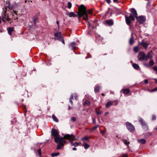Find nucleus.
Here are the masks:
<instances>
[{
	"label": "nucleus",
	"instance_id": "obj_1",
	"mask_svg": "<svg viewBox=\"0 0 157 157\" xmlns=\"http://www.w3.org/2000/svg\"><path fill=\"white\" fill-rule=\"evenodd\" d=\"M78 10L77 13L78 19H80L81 17L86 21L88 19V16L86 11V8L83 5L78 6Z\"/></svg>",
	"mask_w": 157,
	"mask_h": 157
},
{
	"label": "nucleus",
	"instance_id": "obj_2",
	"mask_svg": "<svg viewBox=\"0 0 157 157\" xmlns=\"http://www.w3.org/2000/svg\"><path fill=\"white\" fill-rule=\"evenodd\" d=\"M131 11L133 14V16L131 13H129L130 16L128 17L126 15L125 16L126 22L128 25H129L131 24V20L132 21H134L135 20L134 17H137V14L135 9L133 8H132L131 10Z\"/></svg>",
	"mask_w": 157,
	"mask_h": 157
},
{
	"label": "nucleus",
	"instance_id": "obj_3",
	"mask_svg": "<svg viewBox=\"0 0 157 157\" xmlns=\"http://www.w3.org/2000/svg\"><path fill=\"white\" fill-rule=\"evenodd\" d=\"M64 138L69 140V141L71 142V144L72 146L77 147L78 146L80 145L81 144V143L80 142H72V141L75 140V136L72 134H71V135L67 134L66 135H65L64 136Z\"/></svg>",
	"mask_w": 157,
	"mask_h": 157
},
{
	"label": "nucleus",
	"instance_id": "obj_4",
	"mask_svg": "<svg viewBox=\"0 0 157 157\" xmlns=\"http://www.w3.org/2000/svg\"><path fill=\"white\" fill-rule=\"evenodd\" d=\"M65 139L63 137H61V138H56L55 139V142L58 144L57 148V149H59L61 148L62 146H63L65 143V141L64 140Z\"/></svg>",
	"mask_w": 157,
	"mask_h": 157
},
{
	"label": "nucleus",
	"instance_id": "obj_5",
	"mask_svg": "<svg viewBox=\"0 0 157 157\" xmlns=\"http://www.w3.org/2000/svg\"><path fill=\"white\" fill-rule=\"evenodd\" d=\"M138 58L140 61H147V55H145L144 52H139Z\"/></svg>",
	"mask_w": 157,
	"mask_h": 157
},
{
	"label": "nucleus",
	"instance_id": "obj_6",
	"mask_svg": "<svg viewBox=\"0 0 157 157\" xmlns=\"http://www.w3.org/2000/svg\"><path fill=\"white\" fill-rule=\"evenodd\" d=\"M126 124L127 128L130 132H132L134 131L135 130L134 126L131 123L127 122H126Z\"/></svg>",
	"mask_w": 157,
	"mask_h": 157
},
{
	"label": "nucleus",
	"instance_id": "obj_7",
	"mask_svg": "<svg viewBox=\"0 0 157 157\" xmlns=\"http://www.w3.org/2000/svg\"><path fill=\"white\" fill-rule=\"evenodd\" d=\"M51 135L55 137V139L56 138H61V137L59 136V133L58 131L55 129L52 130L51 131Z\"/></svg>",
	"mask_w": 157,
	"mask_h": 157
},
{
	"label": "nucleus",
	"instance_id": "obj_8",
	"mask_svg": "<svg viewBox=\"0 0 157 157\" xmlns=\"http://www.w3.org/2000/svg\"><path fill=\"white\" fill-rule=\"evenodd\" d=\"M136 18L137 21L139 22L140 24H143L145 20V18L142 16L137 17Z\"/></svg>",
	"mask_w": 157,
	"mask_h": 157
},
{
	"label": "nucleus",
	"instance_id": "obj_9",
	"mask_svg": "<svg viewBox=\"0 0 157 157\" xmlns=\"http://www.w3.org/2000/svg\"><path fill=\"white\" fill-rule=\"evenodd\" d=\"M138 44L139 45H141L143 47L147 49L148 46V44L146 42L144 41H142L141 43L139 42Z\"/></svg>",
	"mask_w": 157,
	"mask_h": 157
},
{
	"label": "nucleus",
	"instance_id": "obj_10",
	"mask_svg": "<svg viewBox=\"0 0 157 157\" xmlns=\"http://www.w3.org/2000/svg\"><path fill=\"white\" fill-rule=\"evenodd\" d=\"M55 36L56 38L58 40H60L62 38V36H61V33L60 32H57L55 33Z\"/></svg>",
	"mask_w": 157,
	"mask_h": 157
},
{
	"label": "nucleus",
	"instance_id": "obj_11",
	"mask_svg": "<svg viewBox=\"0 0 157 157\" xmlns=\"http://www.w3.org/2000/svg\"><path fill=\"white\" fill-rule=\"evenodd\" d=\"M153 54L152 51L149 52H148L147 55V60L148 59H151L153 57Z\"/></svg>",
	"mask_w": 157,
	"mask_h": 157
},
{
	"label": "nucleus",
	"instance_id": "obj_12",
	"mask_svg": "<svg viewBox=\"0 0 157 157\" xmlns=\"http://www.w3.org/2000/svg\"><path fill=\"white\" fill-rule=\"evenodd\" d=\"M10 20L8 16L6 15H4V16L2 17V20L4 22H5L6 21H9Z\"/></svg>",
	"mask_w": 157,
	"mask_h": 157
},
{
	"label": "nucleus",
	"instance_id": "obj_13",
	"mask_svg": "<svg viewBox=\"0 0 157 157\" xmlns=\"http://www.w3.org/2000/svg\"><path fill=\"white\" fill-rule=\"evenodd\" d=\"M67 14L70 17H76L77 16V15L75 14L73 12H71L68 13Z\"/></svg>",
	"mask_w": 157,
	"mask_h": 157
},
{
	"label": "nucleus",
	"instance_id": "obj_14",
	"mask_svg": "<svg viewBox=\"0 0 157 157\" xmlns=\"http://www.w3.org/2000/svg\"><path fill=\"white\" fill-rule=\"evenodd\" d=\"M143 128L144 129L145 131H147L148 129V127L147 124L145 123H143V124L142 125Z\"/></svg>",
	"mask_w": 157,
	"mask_h": 157
},
{
	"label": "nucleus",
	"instance_id": "obj_15",
	"mask_svg": "<svg viewBox=\"0 0 157 157\" xmlns=\"http://www.w3.org/2000/svg\"><path fill=\"white\" fill-rule=\"evenodd\" d=\"M9 35H11L12 33L14 31V28L13 27H10L7 29Z\"/></svg>",
	"mask_w": 157,
	"mask_h": 157
},
{
	"label": "nucleus",
	"instance_id": "obj_16",
	"mask_svg": "<svg viewBox=\"0 0 157 157\" xmlns=\"http://www.w3.org/2000/svg\"><path fill=\"white\" fill-rule=\"evenodd\" d=\"M138 142L140 144H145L146 143V140L144 139L138 140Z\"/></svg>",
	"mask_w": 157,
	"mask_h": 157
},
{
	"label": "nucleus",
	"instance_id": "obj_17",
	"mask_svg": "<svg viewBox=\"0 0 157 157\" xmlns=\"http://www.w3.org/2000/svg\"><path fill=\"white\" fill-rule=\"evenodd\" d=\"M123 94H127L129 93L130 90L128 89H124L122 90Z\"/></svg>",
	"mask_w": 157,
	"mask_h": 157
},
{
	"label": "nucleus",
	"instance_id": "obj_18",
	"mask_svg": "<svg viewBox=\"0 0 157 157\" xmlns=\"http://www.w3.org/2000/svg\"><path fill=\"white\" fill-rule=\"evenodd\" d=\"M106 23L108 24L111 25H113V21L112 20H106Z\"/></svg>",
	"mask_w": 157,
	"mask_h": 157
},
{
	"label": "nucleus",
	"instance_id": "obj_19",
	"mask_svg": "<svg viewBox=\"0 0 157 157\" xmlns=\"http://www.w3.org/2000/svg\"><path fill=\"white\" fill-rule=\"evenodd\" d=\"M6 5L7 7L10 9H12L13 8V6L10 5V2H6Z\"/></svg>",
	"mask_w": 157,
	"mask_h": 157
},
{
	"label": "nucleus",
	"instance_id": "obj_20",
	"mask_svg": "<svg viewBox=\"0 0 157 157\" xmlns=\"http://www.w3.org/2000/svg\"><path fill=\"white\" fill-rule=\"evenodd\" d=\"M113 102L110 101L108 102L106 105V107L107 108H109L113 104Z\"/></svg>",
	"mask_w": 157,
	"mask_h": 157
},
{
	"label": "nucleus",
	"instance_id": "obj_21",
	"mask_svg": "<svg viewBox=\"0 0 157 157\" xmlns=\"http://www.w3.org/2000/svg\"><path fill=\"white\" fill-rule=\"evenodd\" d=\"M134 43L133 38L132 37V35L131 38L129 40V43L130 45H132Z\"/></svg>",
	"mask_w": 157,
	"mask_h": 157
},
{
	"label": "nucleus",
	"instance_id": "obj_22",
	"mask_svg": "<svg viewBox=\"0 0 157 157\" xmlns=\"http://www.w3.org/2000/svg\"><path fill=\"white\" fill-rule=\"evenodd\" d=\"M83 146L84 147L85 149H88L90 147V145L85 142L84 143Z\"/></svg>",
	"mask_w": 157,
	"mask_h": 157
},
{
	"label": "nucleus",
	"instance_id": "obj_23",
	"mask_svg": "<svg viewBox=\"0 0 157 157\" xmlns=\"http://www.w3.org/2000/svg\"><path fill=\"white\" fill-rule=\"evenodd\" d=\"M132 66L134 68L136 69H138L139 68V66L136 63H134L132 64Z\"/></svg>",
	"mask_w": 157,
	"mask_h": 157
},
{
	"label": "nucleus",
	"instance_id": "obj_24",
	"mask_svg": "<svg viewBox=\"0 0 157 157\" xmlns=\"http://www.w3.org/2000/svg\"><path fill=\"white\" fill-rule=\"evenodd\" d=\"M122 141L126 145H128L129 144V142L127 140L123 139Z\"/></svg>",
	"mask_w": 157,
	"mask_h": 157
},
{
	"label": "nucleus",
	"instance_id": "obj_25",
	"mask_svg": "<svg viewBox=\"0 0 157 157\" xmlns=\"http://www.w3.org/2000/svg\"><path fill=\"white\" fill-rule=\"evenodd\" d=\"M52 118L53 120L54 121H55V122H58V119H57V118L56 117V116L55 115H52Z\"/></svg>",
	"mask_w": 157,
	"mask_h": 157
},
{
	"label": "nucleus",
	"instance_id": "obj_26",
	"mask_svg": "<svg viewBox=\"0 0 157 157\" xmlns=\"http://www.w3.org/2000/svg\"><path fill=\"white\" fill-rule=\"evenodd\" d=\"M139 121L141 123L142 125L143 124V123H146L144 121L143 119L141 118H139Z\"/></svg>",
	"mask_w": 157,
	"mask_h": 157
},
{
	"label": "nucleus",
	"instance_id": "obj_27",
	"mask_svg": "<svg viewBox=\"0 0 157 157\" xmlns=\"http://www.w3.org/2000/svg\"><path fill=\"white\" fill-rule=\"evenodd\" d=\"M100 87L98 86H96L94 89V91L95 92H98L99 90Z\"/></svg>",
	"mask_w": 157,
	"mask_h": 157
},
{
	"label": "nucleus",
	"instance_id": "obj_28",
	"mask_svg": "<svg viewBox=\"0 0 157 157\" xmlns=\"http://www.w3.org/2000/svg\"><path fill=\"white\" fill-rule=\"evenodd\" d=\"M139 47L137 46H136L134 47V51L135 52H138L139 51Z\"/></svg>",
	"mask_w": 157,
	"mask_h": 157
},
{
	"label": "nucleus",
	"instance_id": "obj_29",
	"mask_svg": "<svg viewBox=\"0 0 157 157\" xmlns=\"http://www.w3.org/2000/svg\"><path fill=\"white\" fill-rule=\"evenodd\" d=\"M147 90H148L149 92H153L155 91H157V88H155L151 90H150L149 89H147Z\"/></svg>",
	"mask_w": 157,
	"mask_h": 157
},
{
	"label": "nucleus",
	"instance_id": "obj_30",
	"mask_svg": "<svg viewBox=\"0 0 157 157\" xmlns=\"http://www.w3.org/2000/svg\"><path fill=\"white\" fill-rule=\"evenodd\" d=\"M90 101L86 100L84 103V105H90Z\"/></svg>",
	"mask_w": 157,
	"mask_h": 157
},
{
	"label": "nucleus",
	"instance_id": "obj_31",
	"mask_svg": "<svg viewBox=\"0 0 157 157\" xmlns=\"http://www.w3.org/2000/svg\"><path fill=\"white\" fill-rule=\"evenodd\" d=\"M154 61L153 60L151 59L149 61V64L150 65L152 66H153L154 65Z\"/></svg>",
	"mask_w": 157,
	"mask_h": 157
},
{
	"label": "nucleus",
	"instance_id": "obj_32",
	"mask_svg": "<svg viewBox=\"0 0 157 157\" xmlns=\"http://www.w3.org/2000/svg\"><path fill=\"white\" fill-rule=\"evenodd\" d=\"M59 154V153L57 152L56 153H53L51 154V155L52 157H54L57 156Z\"/></svg>",
	"mask_w": 157,
	"mask_h": 157
},
{
	"label": "nucleus",
	"instance_id": "obj_33",
	"mask_svg": "<svg viewBox=\"0 0 157 157\" xmlns=\"http://www.w3.org/2000/svg\"><path fill=\"white\" fill-rule=\"evenodd\" d=\"M68 8L70 9L71 8L72 6V4L70 2H67Z\"/></svg>",
	"mask_w": 157,
	"mask_h": 157
},
{
	"label": "nucleus",
	"instance_id": "obj_34",
	"mask_svg": "<svg viewBox=\"0 0 157 157\" xmlns=\"http://www.w3.org/2000/svg\"><path fill=\"white\" fill-rule=\"evenodd\" d=\"M73 98V95H72L70 97V98L69 99L70 102L71 103V104H73V102L72 100V99Z\"/></svg>",
	"mask_w": 157,
	"mask_h": 157
},
{
	"label": "nucleus",
	"instance_id": "obj_35",
	"mask_svg": "<svg viewBox=\"0 0 157 157\" xmlns=\"http://www.w3.org/2000/svg\"><path fill=\"white\" fill-rule=\"evenodd\" d=\"M75 43L74 42H72L71 44V46L73 48H75Z\"/></svg>",
	"mask_w": 157,
	"mask_h": 157
},
{
	"label": "nucleus",
	"instance_id": "obj_36",
	"mask_svg": "<svg viewBox=\"0 0 157 157\" xmlns=\"http://www.w3.org/2000/svg\"><path fill=\"white\" fill-rule=\"evenodd\" d=\"M100 132L103 135H104L106 133V131L105 130H104V131L100 130Z\"/></svg>",
	"mask_w": 157,
	"mask_h": 157
},
{
	"label": "nucleus",
	"instance_id": "obj_37",
	"mask_svg": "<svg viewBox=\"0 0 157 157\" xmlns=\"http://www.w3.org/2000/svg\"><path fill=\"white\" fill-rule=\"evenodd\" d=\"M98 127H99V125H96L95 126L93 127L92 128L91 130H94L95 129L97 128Z\"/></svg>",
	"mask_w": 157,
	"mask_h": 157
},
{
	"label": "nucleus",
	"instance_id": "obj_38",
	"mask_svg": "<svg viewBox=\"0 0 157 157\" xmlns=\"http://www.w3.org/2000/svg\"><path fill=\"white\" fill-rule=\"evenodd\" d=\"M14 13H15V16H13L14 17V20H16L17 19V15L16 14V12L15 11H14Z\"/></svg>",
	"mask_w": 157,
	"mask_h": 157
},
{
	"label": "nucleus",
	"instance_id": "obj_39",
	"mask_svg": "<svg viewBox=\"0 0 157 157\" xmlns=\"http://www.w3.org/2000/svg\"><path fill=\"white\" fill-rule=\"evenodd\" d=\"M37 152H38V153L39 155L40 156H41V149H39L38 151H37Z\"/></svg>",
	"mask_w": 157,
	"mask_h": 157
},
{
	"label": "nucleus",
	"instance_id": "obj_40",
	"mask_svg": "<svg viewBox=\"0 0 157 157\" xmlns=\"http://www.w3.org/2000/svg\"><path fill=\"white\" fill-rule=\"evenodd\" d=\"M96 113L98 115H99L101 114V112L100 111H98L96 110Z\"/></svg>",
	"mask_w": 157,
	"mask_h": 157
},
{
	"label": "nucleus",
	"instance_id": "obj_41",
	"mask_svg": "<svg viewBox=\"0 0 157 157\" xmlns=\"http://www.w3.org/2000/svg\"><path fill=\"white\" fill-rule=\"evenodd\" d=\"M88 140V137L87 136H86L84 138H83L81 139V140Z\"/></svg>",
	"mask_w": 157,
	"mask_h": 157
},
{
	"label": "nucleus",
	"instance_id": "obj_42",
	"mask_svg": "<svg viewBox=\"0 0 157 157\" xmlns=\"http://www.w3.org/2000/svg\"><path fill=\"white\" fill-rule=\"evenodd\" d=\"M156 116L155 115H154L152 116V120H155L156 119Z\"/></svg>",
	"mask_w": 157,
	"mask_h": 157
},
{
	"label": "nucleus",
	"instance_id": "obj_43",
	"mask_svg": "<svg viewBox=\"0 0 157 157\" xmlns=\"http://www.w3.org/2000/svg\"><path fill=\"white\" fill-rule=\"evenodd\" d=\"M153 69L155 71L157 72V67L156 66H154L153 67Z\"/></svg>",
	"mask_w": 157,
	"mask_h": 157
},
{
	"label": "nucleus",
	"instance_id": "obj_44",
	"mask_svg": "<svg viewBox=\"0 0 157 157\" xmlns=\"http://www.w3.org/2000/svg\"><path fill=\"white\" fill-rule=\"evenodd\" d=\"M87 12L89 14H91L92 13V10L90 9L87 10Z\"/></svg>",
	"mask_w": 157,
	"mask_h": 157
},
{
	"label": "nucleus",
	"instance_id": "obj_45",
	"mask_svg": "<svg viewBox=\"0 0 157 157\" xmlns=\"http://www.w3.org/2000/svg\"><path fill=\"white\" fill-rule=\"evenodd\" d=\"M71 120L73 121H75L76 120V118L75 117H73L71 118Z\"/></svg>",
	"mask_w": 157,
	"mask_h": 157
},
{
	"label": "nucleus",
	"instance_id": "obj_46",
	"mask_svg": "<svg viewBox=\"0 0 157 157\" xmlns=\"http://www.w3.org/2000/svg\"><path fill=\"white\" fill-rule=\"evenodd\" d=\"M147 134L148 136H151L152 135V133L151 132H148L147 133Z\"/></svg>",
	"mask_w": 157,
	"mask_h": 157
},
{
	"label": "nucleus",
	"instance_id": "obj_47",
	"mask_svg": "<svg viewBox=\"0 0 157 157\" xmlns=\"http://www.w3.org/2000/svg\"><path fill=\"white\" fill-rule=\"evenodd\" d=\"M60 40H61V41L63 44H65L64 40L62 38H61Z\"/></svg>",
	"mask_w": 157,
	"mask_h": 157
},
{
	"label": "nucleus",
	"instance_id": "obj_48",
	"mask_svg": "<svg viewBox=\"0 0 157 157\" xmlns=\"http://www.w3.org/2000/svg\"><path fill=\"white\" fill-rule=\"evenodd\" d=\"M121 157H128V155L127 154H125L123 155Z\"/></svg>",
	"mask_w": 157,
	"mask_h": 157
},
{
	"label": "nucleus",
	"instance_id": "obj_49",
	"mask_svg": "<svg viewBox=\"0 0 157 157\" xmlns=\"http://www.w3.org/2000/svg\"><path fill=\"white\" fill-rule=\"evenodd\" d=\"M106 1L109 4L111 2L110 0H106Z\"/></svg>",
	"mask_w": 157,
	"mask_h": 157
},
{
	"label": "nucleus",
	"instance_id": "obj_50",
	"mask_svg": "<svg viewBox=\"0 0 157 157\" xmlns=\"http://www.w3.org/2000/svg\"><path fill=\"white\" fill-rule=\"evenodd\" d=\"M93 122L94 124H96V120H95V119H94V118H93Z\"/></svg>",
	"mask_w": 157,
	"mask_h": 157
},
{
	"label": "nucleus",
	"instance_id": "obj_51",
	"mask_svg": "<svg viewBox=\"0 0 157 157\" xmlns=\"http://www.w3.org/2000/svg\"><path fill=\"white\" fill-rule=\"evenodd\" d=\"M144 82L145 84H147L148 82V81L147 79H145V80H144Z\"/></svg>",
	"mask_w": 157,
	"mask_h": 157
},
{
	"label": "nucleus",
	"instance_id": "obj_52",
	"mask_svg": "<svg viewBox=\"0 0 157 157\" xmlns=\"http://www.w3.org/2000/svg\"><path fill=\"white\" fill-rule=\"evenodd\" d=\"M56 23L58 25V27L59 28V21L58 20L56 21Z\"/></svg>",
	"mask_w": 157,
	"mask_h": 157
},
{
	"label": "nucleus",
	"instance_id": "obj_53",
	"mask_svg": "<svg viewBox=\"0 0 157 157\" xmlns=\"http://www.w3.org/2000/svg\"><path fill=\"white\" fill-rule=\"evenodd\" d=\"M74 98L75 99H77V98L78 97L76 94H75V95L74 96Z\"/></svg>",
	"mask_w": 157,
	"mask_h": 157
},
{
	"label": "nucleus",
	"instance_id": "obj_54",
	"mask_svg": "<svg viewBox=\"0 0 157 157\" xmlns=\"http://www.w3.org/2000/svg\"><path fill=\"white\" fill-rule=\"evenodd\" d=\"M113 1L115 2H118V0H113Z\"/></svg>",
	"mask_w": 157,
	"mask_h": 157
},
{
	"label": "nucleus",
	"instance_id": "obj_55",
	"mask_svg": "<svg viewBox=\"0 0 157 157\" xmlns=\"http://www.w3.org/2000/svg\"><path fill=\"white\" fill-rule=\"evenodd\" d=\"M154 79L155 81V83H157V79L154 78Z\"/></svg>",
	"mask_w": 157,
	"mask_h": 157
},
{
	"label": "nucleus",
	"instance_id": "obj_56",
	"mask_svg": "<svg viewBox=\"0 0 157 157\" xmlns=\"http://www.w3.org/2000/svg\"><path fill=\"white\" fill-rule=\"evenodd\" d=\"M72 150L74 151L76 150V148L75 147H73L72 148Z\"/></svg>",
	"mask_w": 157,
	"mask_h": 157
},
{
	"label": "nucleus",
	"instance_id": "obj_57",
	"mask_svg": "<svg viewBox=\"0 0 157 157\" xmlns=\"http://www.w3.org/2000/svg\"><path fill=\"white\" fill-rule=\"evenodd\" d=\"M108 113H108V112H106V113H105V116H106V115H107Z\"/></svg>",
	"mask_w": 157,
	"mask_h": 157
},
{
	"label": "nucleus",
	"instance_id": "obj_58",
	"mask_svg": "<svg viewBox=\"0 0 157 157\" xmlns=\"http://www.w3.org/2000/svg\"><path fill=\"white\" fill-rule=\"evenodd\" d=\"M71 109V108L69 106L68 107V109Z\"/></svg>",
	"mask_w": 157,
	"mask_h": 157
},
{
	"label": "nucleus",
	"instance_id": "obj_59",
	"mask_svg": "<svg viewBox=\"0 0 157 157\" xmlns=\"http://www.w3.org/2000/svg\"><path fill=\"white\" fill-rule=\"evenodd\" d=\"M155 129L157 130V125L156 126L155 128Z\"/></svg>",
	"mask_w": 157,
	"mask_h": 157
},
{
	"label": "nucleus",
	"instance_id": "obj_60",
	"mask_svg": "<svg viewBox=\"0 0 157 157\" xmlns=\"http://www.w3.org/2000/svg\"><path fill=\"white\" fill-rule=\"evenodd\" d=\"M88 24H89V27H90V23H88Z\"/></svg>",
	"mask_w": 157,
	"mask_h": 157
},
{
	"label": "nucleus",
	"instance_id": "obj_61",
	"mask_svg": "<svg viewBox=\"0 0 157 157\" xmlns=\"http://www.w3.org/2000/svg\"><path fill=\"white\" fill-rule=\"evenodd\" d=\"M102 95L103 96L104 95V94L103 93L102 94Z\"/></svg>",
	"mask_w": 157,
	"mask_h": 157
},
{
	"label": "nucleus",
	"instance_id": "obj_62",
	"mask_svg": "<svg viewBox=\"0 0 157 157\" xmlns=\"http://www.w3.org/2000/svg\"><path fill=\"white\" fill-rule=\"evenodd\" d=\"M27 1H25V3H26V2Z\"/></svg>",
	"mask_w": 157,
	"mask_h": 157
}]
</instances>
